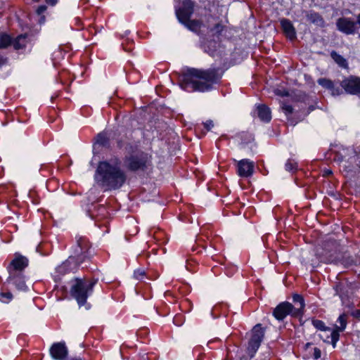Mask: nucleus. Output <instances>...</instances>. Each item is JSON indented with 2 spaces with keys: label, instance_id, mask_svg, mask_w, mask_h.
I'll list each match as a JSON object with an SVG mask.
<instances>
[{
  "label": "nucleus",
  "instance_id": "14",
  "mask_svg": "<svg viewBox=\"0 0 360 360\" xmlns=\"http://www.w3.org/2000/svg\"><path fill=\"white\" fill-rule=\"evenodd\" d=\"M8 280L9 282L14 285L18 290H26L27 286L22 271H11Z\"/></svg>",
  "mask_w": 360,
  "mask_h": 360
},
{
  "label": "nucleus",
  "instance_id": "10",
  "mask_svg": "<svg viewBox=\"0 0 360 360\" xmlns=\"http://www.w3.org/2000/svg\"><path fill=\"white\" fill-rule=\"evenodd\" d=\"M234 161L237 163V173L240 177H250L254 172V162L248 159H243L239 161Z\"/></svg>",
  "mask_w": 360,
  "mask_h": 360
},
{
  "label": "nucleus",
  "instance_id": "47",
  "mask_svg": "<svg viewBox=\"0 0 360 360\" xmlns=\"http://www.w3.org/2000/svg\"><path fill=\"white\" fill-rule=\"evenodd\" d=\"M186 269H189L190 267H192V265L191 264H189L188 265H186Z\"/></svg>",
  "mask_w": 360,
  "mask_h": 360
},
{
  "label": "nucleus",
  "instance_id": "4",
  "mask_svg": "<svg viewBox=\"0 0 360 360\" xmlns=\"http://www.w3.org/2000/svg\"><path fill=\"white\" fill-rule=\"evenodd\" d=\"M148 162V154L141 151L127 155L124 159L126 167L133 172L144 170L147 167Z\"/></svg>",
  "mask_w": 360,
  "mask_h": 360
},
{
  "label": "nucleus",
  "instance_id": "35",
  "mask_svg": "<svg viewBox=\"0 0 360 360\" xmlns=\"http://www.w3.org/2000/svg\"><path fill=\"white\" fill-rule=\"evenodd\" d=\"M330 91L333 96H339L342 94V90L338 86H335V84L333 88L330 89Z\"/></svg>",
  "mask_w": 360,
  "mask_h": 360
},
{
  "label": "nucleus",
  "instance_id": "31",
  "mask_svg": "<svg viewBox=\"0 0 360 360\" xmlns=\"http://www.w3.org/2000/svg\"><path fill=\"white\" fill-rule=\"evenodd\" d=\"M22 39H25V36L20 35L14 41H13L12 44H13L15 49L18 50L24 46V44L20 43V41Z\"/></svg>",
  "mask_w": 360,
  "mask_h": 360
},
{
  "label": "nucleus",
  "instance_id": "22",
  "mask_svg": "<svg viewBox=\"0 0 360 360\" xmlns=\"http://www.w3.org/2000/svg\"><path fill=\"white\" fill-rule=\"evenodd\" d=\"M13 40L11 37L6 34L0 35V49H6L12 44Z\"/></svg>",
  "mask_w": 360,
  "mask_h": 360
},
{
  "label": "nucleus",
  "instance_id": "11",
  "mask_svg": "<svg viewBox=\"0 0 360 360\" xmlns=\"http://www.w3.org/2000/svg\"><path fill=\"white\" fill-rule=\"evenodd\" d=\"M336 26L339 31L346 34H352L356 32V22L349 18H340L337 20Z\"/></svg>",
  "mask_w": 360,
  "mask_h": 360
},
{
  "label": "nucleus",
  "instance_id": "50",
  "mask_svg": "<svg viewBox=\"0 0 360 360\" xmlns=\"http://www.w3.org/2000/svg\"><path fill=\"white\" fill-rule=\"evenodd\" d=\"M359 37H360V34H359Z\"/></svg>",
  "mask_w": 360,
  "mask_h": 360
},
{
  "label": "nucleus",
  "instance_id": "28",
  "mask_svg": "<svg viewBox=\"0 0 360 360\" xmlns=\"http://www.w3.org/2000/svg\"><path fill=\"white\" fill-rule=\"evenodd\" d=\"M186 25L187 28L192 31H196L200 28V23L198 20H191V19L188 20V21L183 23Z\"/></svg>",
  "mask_w": 360,
  "mask_h": 360
},
{
  "label": "nucleus",
  "instance_id": "33",
  "mask_svg": "<svg viewBox=\"0 0 360 360\" xmlns=\"http://www.w3.org/2000/svg\"><path fill=\"white\" fill-rule=\"evenodd\" d=\"M133 277L135 279L143 281L146 277V271H134Z\"/></svg>",
  "mask_w": 360,
  "mask_h": 360
},
{
  "label": "nucleus",
  "instance_id": "44",
  "mask_svg": "<svg viewBox=\"0 0 360 360\" xmlns=\"http://www.w3.org/2000/svg\"><path fill=\"white\" fill-rule=\"evenodd\" d=\"M177 319H179L178 316H176L174 319V323L176 325V326H181L182 324L181 322H177Z\"/></svg>",
  "mask_w": 360,
  "mask_h": 360
},
{
  "label": "nucleus",
  "instance_id": "46",
  "mask_svg": "<svg viewBox=\"0 0 360 360\" xmlns=\"http://www.w3.org/2000/svg\"><path fill=\"white\" fill-rule=\"evenodd\" d=\"M70 360H84L80 357H74V358H72L70 359Z\"/></svg>",
  "mask_w": 360,
  "mask_h": 360
},
{
  "label": "nucleus",
  "instance_id": "16",
  "mask_svg": "<svg viewBox=\"0 0 360 360\" xmlns=\"http://www.w3.org/2000/svg\"><path fill=\"white\" fill-rule=\"evenodd\" d=\"M29 260L25 256L15 253L14 259L11 262L10 265L14 270H22L28 266Z\"/></svg>",
  "mask_w": 360,
  "mask_h": 360
},
{
  "label": "nucleus",
  "instance_id": "36",
  "mask_svg": "<svg viewBox=\"0 0 360 360\" xmlns=\"http://www.w3.org/2000/svg\"><path fill=\"white\" fill-rule=\"evenodd\" d=\"M283 110H284L285 113L288 115H290L292 112L293 111V108L291 105H284L283 107H282Z\"/></svg>",
  "mask_w": 360,
  "mask_h": 360
},
{
  "label": "nucleus",
  "instance_id": "17",
  "mask_svg": "<svg viewBox=\"0 0 360 360\" xmlns=\"http://www.w3.org/2000/svg\"><path fill=\"white\" fill-rule=\"evenodd\" d=\"M203 49L205 52H207L210 56L217 55L221 51L220 49V44L213 39V40H207L203 44Z\"/></svg>",
  "mask_w": 360,
  "mask_h": 360
},
{
  "label": "nucleus",
  "instance_id": "3",
  "mask_svg": "<svg viewBox=\"0 0 360 360\" xmlns=\"http://www.w3.org/2000/svg\"><path fill=\"white\" fill-rule=\"evenodd\" d=\"M96 282V279L76 278L75 280L70 288V294L76 300L79 307L85 306L86 309L90 308L89 304L86 303V300L92 294Z\"/></svg>",
  "mask_w": 360,
  "mask_h": 360
},
{
  "label": "nucleus",
  "instance_id": "32",
  "mask_svg": "<svg viewBox=\"0 0 360 360\" xmlns=\"http://www.w3.org/2000/svg\"><path fill=\"white\" fill-rule=\"evenodd\" d=\"M223 28L224 27L221 24L217 23L214 25L213 28L211 29V32L214 35H218L221 34V32L223 30Z\"/></svg>",
  "mask_w": 360,
  "mask_h": 360
},
{
  "label": "nucleus",
  "instance_id": "25",
  "mask_svg": "<svg viewBox=\"0 0 360 360\" xmlns=\"http://www.w3.org/2000/svg\"><path fill=\"white\" fill-rule=\"evenodd\" d=\"M292 300L295 303H297L299 304V307L297 308L296 309H299L300 314L305 306L304 301L302 296H301L300 295H298V294H295L292 296Z\"/></svg>",
  "mask_w": 360,
  "mask_h": 360
},
{
  "label": "nucleus",
  "instance_id": "7",
  "mask_svg": "<svg viewBox=\"0 0 360 360\" xmlns=\"http://www.w3.org/2000/svg\"><path fill=\"white\" fill-rule=\"evenodd\" d=\"M340 84L347 94H360V77L349 76L342 80Z\"/></svg>",
  "mask_w": 360,
  "mask_h": 360
},
{
  "label": "nucleus",
  "instance_id": "39",
  "mask_svg": "<svg viewBox=\"0 0 360 360\" xmlns=\"http://www.w3.org/2000/svg\"><path fill=\"white\" fill-rule=\"evenodd\" d=\"M276 94L281 96H287L288 95V91L281 90H276Z\"/></svg>",
  "mask_w": 360,
  "mask_h": 360
},
{
  "label": "nucleus",
  "instance_id": "2",
  "mask_svg": "<svg viewBox=\"0 0 360 360\" xmlns=\"http://www.w3.org/2000/svg\"><path fill=\"white\" fill-rule=\"evenodd\" d=\"M95 179L105 190L120 188L127 179L125 172L121 169L117 162H101L99 163Z\"/></svg>",
  "mask_w": 360,
  "mask_h": 360
},
{
  "label": "nucleus",
  "instance_id": "6",
  "mask_svg": "<svg viewBox=\"0 0 360 360\" xmlns=\"http://www.w3.org/2000/svg\"><path fill=\"white\" fill-rule=\"evenodd\" d=\"M274 316L278 321L283 320L288 315L297 316L300 315L299 309H295L292 304L288 302L280 303L274 310Z\"/></svg>",
  "mask_w": 360,
  "mask_h": 360
},
{
  "label": "nucleus",
  "instance_id": "5",
  "mask_svg": "<svg viewBox=\"0 0 360 360\" xmlns=\"http://www.w3.org/2000/svg\"><path fill=\"white\" fill-rule=\"evenodd\" d=\"M337 249L338 245L335 241H328L324 245L321 252L319 249L316 250V254L324 263L337 262L340 259Z\"/></svg>",
  "mask_w": 360,
  "mask_h": 360
},
{
  "label": "nucleus",
  "instance_id": "29",
  "mask_svg": "<svg viewBox=\"0 0 360 360\" xmlns=\"http://www.w3.org/2000/svg\"><path fill=\"white\" fill-rule=\"evenodd\" d=\"M96 143L101 146H106L108 144V138L105 134H98L96 138Z\"/></svg>",
  "mask_w": 360,
  "mask_h": 360
},
{
  "label": "nucleus",
  "instance_id": "27",
  "mask_svg": "<svg viewBox=\"0 0 360 360\" xmlns=\"http://www.w3.org/2000/svg\"><path fill=\"white\" fill-rule=\"evenodd\" d=\"M318 84L325 89L330 91L333 88L334 83L333 81L326 78H320L317 81Z\"/></svg>",
  "mask_w": 360,
  "mask_h": 360
},
{
  "label": "nucleus",
  "instance_id": "49",
  "mask_svg": "<svg viewBox=\"0 0 360 360\" xmlns=\"http://www.w3.org/2000/svg\"><path fill=\"white\" fill-rule=\"evenodd\" d=\"M344 266H345V267H347V266H348L347 263V264H344Z\"/></svg>",
  "mask_w": 360,
  "mask_h": 360
},
{
  "label": "nucleus",
  "instance_id": "34",
  "mask_svg": "<svg viewBox=\"0 0 360 360\" xmlns=\"http://www.w3.org/2000/svg\"><path fill=\"white\" fill-rule=\"evenodd\" d=\"M319 335L324 342H331L330 333H321Z\"/></svg>",
  "mask_w": 360,
  "mask_h": 360
},
{
  "label": "nucleus",
  "instance_id": "43",
  "mask_svg": "<svg viewBox=\"0 0 360 360\" xmlns=\"http://www.w3.org/2000/svg\"><path fill=\"white\" fill-rule=\"evenodd\" d=\"M356 29H357V26H359L358 27L360 28V13L357 15V19H356Z\"/></svg>",
  "mask_w": 360,
  "mask_h": 360
},
{
  "label": "nucleus",
  "instance_id": "18",
  "mask_svg": "<svg viewBox=\"0 0 360 360\" xmlns=\"http://www.w3.org/2000/svg\"><path fill=\"white\" fill-rule=\"evenodd\" d=\"M306 17L308 21L314 25L323 27L325 25V21L321 15L314 11H309L306 14Z\"/></svg>",
  "mask_w": 360,
  "mask_h": 360
},
{
  "label": "nucleus",
  "instance_id": "24",
  "mask_svg": "<svg viewBox=\"0 0 360 360\" xmlns=\"http://www.w3.org/2000/svg\"><path fill=\"white\" fill-rule=\"evenodd\" d=\"M260 344L252 342L251 340L249 341L248 347V353L251 358H252L257 349H259Z\"/></svg>",
  "mask_w": 360,
  "mask_h": 360
},
{
  "label": "nucleus",
  "instance_id": "9",
  "mask_svg": "<svg viewBox=\"0 0 360 360\" xmlns=\"http://www.w3.org/2000/svg\"><path fill=\"white\" fill-rule=\"evenodd\" d=\"M347 325V316L345 314H342L339 316L337 320V324L333 331L330 333L331 343L333 347H336V343L340 338V332H342L345 330Z\"/></svg>",
  "mask_w": 360,
  "mask_h": 360
},
{
  "label": "nucleus",
  "instance_id": "21",
  "mask_svg": "<svg viewBox=\"0 0 360 360\" xmlns=\"http://www.w3.org/2000/svg\"><path fill=\"white\" fill-rule=\"evenodd\" d=\"M312 325L319 330H320L321 333H331L333 331V329L330 328L326 326L325 325V323L321 320L314 319L312 320Z\"/></svg>",
  "mask_w": 360,
  "mask_h": 360
},
{
  "label": "nucleus",
  "instance_id": "20",
  "mask_svg": "<svg viewBox=\"0 0 360 360\" xmlns=\"http://www.w3.org/2000/svg\"><path fill=\"white\" fill-rule=\"evenodd\" d=\"M264 335V329L262 328L260 324H257L252 329V336L250 340L261 345Z\"/></svg>",
  "mask_w": 360,
  "mask_h": 360
},
{
  "label": "nucleus",
  "instance_id": "12",
  "mask_svg": "<svg viewBox=\"0 0 360 360\" xmlns=\"http://www.w3.org/2000/svg\"><path fill=\"white\" fill-rule=\"evenodd\" d=\"M50 354L54 360H65L68 354V349L65 342L53 344L50 348Z\"/></svg>",
  "mask_w": 360,
  "mask_h": 360
},
{
  "label": "nucleus",
  "instance_id": "15",
  "mask_svg": "<svg viewBox=\"0 0 360 360\" xmlns=\"http://www.w3.org/2000/svg\"><path fill=\"white\" fill-rule=\"evenodd\" d=\"M281 25L285 36L290 40L296 38V30L291 21L288 19L283 18L280 20Z\"/></svg>",
  "mask_w": 360,
  "mask_h": 360
},
{
  "label": "nucleus",
  "instance_id": "38",
  "mask_svg": "<svg viewBox=\"0 0 360 360\" xmlns=\"http://www.w3.org/2000/svg\"><path fill=\"white\" fill-rule=\"evenodd\" d=\"M46 10V6L44 5L40 6L37 9V13L38 15L42 14Z\"/></svg>",
  "mask_w": 360,
  "mask_h": 360
},
{
  "label": "nucleus",
  "instance_id": "41",
  "mask_svg": "<svg viewBox=\"0 0 360 360\" xmlns=\"http://www.w3.org/2000/svg\"><path fill=\"white\" fill-rule=\"evenodd\" d=\"M352 315L356 318V319H360V310L358 309V310H355L352 313Z\"/></svg>",
  "mask_w": 360,
  "mask_h": 360
},
{
  "label": "nucleus",
  "instance_id": "13",
  "mask_svg": "<svg viewBox=\"0 0 360 360\" xmlns=\"http://www.w3.org/2000/svg\"><path fill=\"white\" fill-rule=\"evenodd\" d=\"M89 262L88 260H82V259L78 257L75 259L74 257H70L65 262H64L62 264V268L63 269H79L81 268L82 269L89 267L87 264Z\"/></svg>",
  "mask_w": 360,
  "mask_h": 360
},
{
  "label": "nucleus",
  "instance_id": "8",
  "mask_svg": "<svg viewBox=\"0 0 360 360\" xmlns=\"http://www.w3.org/2000/svg\"><path fill=\"white\" fill-rule=\"evenodd\" d=\"M194 4L191 0H184L182 6L176 10V15L181 23H184L189 20L193 13Z\"/></svg>",
  "mask_w": 360,
  "mask_h": 360
},
{
  "label": "nucleus",
  "instance_id": "40",
  "mask_svg": "<svg viewBox=\"0 0 360 360\" xmlns=\"http://www.w3.org/2000/svg\"><path fill=\"white\" fill-rule=\"evenodd\" d=\"M314 358L316 359H319L321 357V351L320 349H317V348H315L314 349Z\"/></svg>",
  "mask_w": 360,
  "mask_h": 360
},
{
  "label": "nucleus",
  "instance_id": "42",
  "mask_svg": "<svg viewBox=\"0 0 360 360\" xmlns=\"http://www.w3.org/2000/svg\"><path fill=\"white\" fill-rule=\"evenodd\" d=\"M46 3L51 5V6H54L56 4L58 0H46Z\"/></svg>",
  "mask_w": 360,
  "mask_h": 360
},
{
  "label": "nucleus",
  "instance_id": "23",
  "mask_svg": "<svg viewBox=\"0 0 360 360\" xmlns=\"http://www.w3.org/2000/svg\"><path fill=\"white\" fill-rule=\"evenodd\" d=\"M331 57L340 67L346 68L347 66V60L335 51L331 53Z\"/></svg>",
  "mask_w": 360,
  "mask_h": 360
},
{
  "label": "nucleus",
  "instance_id": "45",
  "mask_svg": "<svg viewBox=\"0 0 360 360\" xmlns=\"http://www.w3.org/2000/svg\"><path fill=\"white\" fill-rule=\"evenodd\" d=\"M332 174L331 170H330V169H326V170H324V174H325V175H330V174Z\"/></svg>",
  "mask_w": 360,
  "mask_h": 360
},
{
  "label": "nucleus",
  "instance_id": "48",
  "mask_svg": "<svg viewBox=\"0 0 360 360\" xmlns=\"http://www.w3.org/2000/svg\"><path fill=\"white\" fill-rule=\"evenodd\" d=\"M311 266H312V267H313V268H314V267H316V266H317V265H316L315 263H312V264H311Z\"/></svg>",
  "mask_w": 360,
  "mask_h": 360
},
{
  "label": "nucleus",
  "instance_id": "19",
  "mask_svg": "<svg viewBox=\"0 0 360 360\" xmlns=\"http://www.w3.org/2000/svg\"><path fill=\"white\" fill-rule=\"evenodd\" d=\"M257 115L263 122H269L271 119V110L266 105L257 106Z\"/></svg>",
  "mask_w": 360,
  "mask_h": 360
},
{
  "label": "nucleus",
  "instance_id": "1",
  "mask_svg": "<svg viewBox=\"0 0 360 360\" xmlns=\"http://www.w3.org/2000/svg\"><path fill=\"white\" fill-rule=\"evenodd\" d=\"M220 78L221 74L217 69L207 70L189 69L183 75L180 86L188 91H209L212 84L217 82Z\"/></svg>",
  "mask_w": 360,
  "mask_h": 360
},
{
  "label": "nucleus",
  "instance_id": "26",
  "mask_svg": "<svg viewBox=\"0 0 360 360\" xmlns=\"http://www.w3.org/2000/svg\"><path fill=\"white\" fill-rule=\"evenodd\" d=\"M13 298V294L8 291L0 292V302L4 304L9 303Z\"/></svg>",
  "mask_w": 360,
  "mask_h": 360
},
{
  "label": "nucleus",
  "instance_id": "37",
  "mask_svg": "<svg viewBox=\"0 0 360 360\" xmlns=\"http://www.w3.org/2000/svg\"><path fill=\"white\" fill-rule=\"evenodd\" d=\"M205 128L210 131L213 127L214 123L212 120H207L205 122L203 123Z\"/></svg>",
  "mask_w": 360,
  "mask_h": 360
},
{
  "label": "nucleus",
  "instance_id": "30",
  "mask_svg": "<svg viewBox=\"0 0 360 360\" xmlns=\"http://www.w3.org/2000/svg\"><path fill=\"white\" fill-rule=\"evenodd\" d=\"M285 170L288 172H293L297 169V162L292 160H288L285 163Z\"/></svg>",
  "mask_w": 360,
  "mask_h": 360
}]
</instances>
